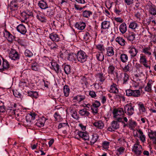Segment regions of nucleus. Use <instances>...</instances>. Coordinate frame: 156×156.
<instances>
[{
	"instance_id": "423d86ee",
	"label": "nucleus",
	"mask_w": 156,
	"mask_h": 156,
	"mask_svg": "<svg viewBox=\"0 0 156 156\" xmlns=\"http://www.w3.org/2000/svg\"><path fill=\"white\" fill-rule=\"evenodd\" d=\"M51 68L53 69L57 74L61 73L62 72L61 69L59 68V66L57 63L51 61Z\"/></svg>"
},
{
	"instance_id": "69168bd1",
	"label": "nucleus",
	"mask_w": 156,
	"mask_h": 156,
	"mask_svg": "<svg viewBox=\"0 0 156 156\" xmlns=\"http://www.w3.org/2000/svg\"><path fill=\"white\" fill-rule=\"evenodd\" d=\"M91 109L94 114L98 113V108L91 107Z\"/></svg>"
},
{
	"instance_id": "37998d69",
	"label": "nucleus",
	"mask_w": 156,
	"mask_h": 156,
	"mask_svg": "<svg viewBox=\"0 0 156 156\" xmlns=\"http://www.w3.org/2000/svg\"><path fill=\"white\" fill-rule=\"evenodd\" d=\"M138 105L140 110L142 112H146V110L143 104L140 102Z\"/></svg>"
},
{
	"instance_id": "1a4fd4ad",
	"label": "nucleus",
	"mask_w": 156,
	"mask_h": 156,
	"mask_svg": "<svg viewBox=\"0 0 156 156\" xmlns=\"http://www.w3.org/2000/svg\"><path fill=\"white\" fill-rule=\"evenodd\" d=\"M4 36L9 42H12L14 39V37L9 31L5 30L3 32Z\"/></svg>"
},
{
	"instance_id": "864d4df0",
	"label": "nucleus",
	"mask_w": 156,
	"mask_h": 156,
	"mask_svg": "<svg viewBox=\"0 0 156 156\" xmlns=\"http://www.w3.org/2000/svg\"><path fill=\"white\" fill-rule=\"evenodd\" d=\"M38 65L36 63L32 64L31 66L32 69L34 71H37L38 69Z\"/></svg>"
},
{
	"instance_id": "ddd939ff",
	"label": "nucleus",
	"mask_w": 156,
	"mask_h": 156,
	"mask_svg": "<svg viewBox=\"0 0 156 156\" xmlns=\"http://www.w3.org/2000/svg\"><path fill=\"white\" fill-rule=\"evenodd\" d=\"M46 120L45 118L44 117L39 119L37 121L35 125L39 127H43L44 126V123Z\"/></svg>"
},
{
	"instance_id": "39448f33",
	"label": "nucleus",
	"mask_w": 156,
	"mask_h": 156,
	"mask_svg": "<svg viewBox=\"0 0 156 156\" xmlns=\"http://www.w3.org/2000/svg\"><path fill=\"white\" fill-rule=\"evenodd\" d=\"M9 57L12 60H17L19 59L20 55L15 49H12L9 54Z\"/></svg>"
},
{
	"instance_id": "473e14b6",
	"label": "nucleus",
	"mask_w": 156,
	"mask_h": 156,
	"mask_svg": "<svg viewBox=\"0 0 156 156\" xmlns=\"http://www.w3.org/2000/svg\"><path fill=\"white\" fill-rule=\"evenodd\" d=\"M98 137V136L96 134L93 135L91 140L90 141L91 144H94L97 141Z\"/></svg>"
},
{
	"instance_id": "4be33fe9",
	"label": "nucleus",
	"mask_w": 156,
	"mask_h": 156,
	"mask_svg": "<svg viewBox=\"0 0 156 156\" xmlns=\"http://www.w3.org/2000/svg\"><path fill=\"white\" fill-rule=\"evenodd\" d=\"M121 68L124 72L130 71L132 70V65L131 64H128L124 67L122 66Z\"/></svg>"
},
{
	"instance_id": "4468645a",
	"label": "nucleus",
	"mask_w": 156,
	"mask_h": 156,
	"mask_svg": "<svg viewBox=\"0 0 156 156\" xmlns=\"http://www.w3.org/2000/svg\"><path fill=\"white\" fill-rule=\"evenodd\" d=\"M17 31L23 34H24L27 32L25 27L22 24H20L16 27Z\"/></svg>"
},
{
	"instance_id": "603ef678",
	"label": "nucleus",
	"mask_w": 156,
	"mask_h": 156,
	"mask_svg": "<svg viewBox=\"0 0 156 156\" xmlns=\"http://www.w3.org/2000/svg\"><path fill=\"white\" fill-rule=\"evenodd\" d=\"M137 24L135 22H132L129 25V27L132 29H135L137 27Z\"/></svg>"
},
{
	"instance_id": "dca6fc26",
	"label": "nucleus",
	"mask_w": 156,
	"mask_h": 156,
	"mask_svg": "<svg viewBox=\"0 0 156 156\" xmlns=\"http://www.w3.org/2000/svg\"><path fill=\"white\" fill-rule=\"evenodd\" d=\"M86 26L85 23L82 22H77L75 24V27L79 30L84 29Z\"/></svg>"
},
{
	"instance_id": "4d7b16f0",
	"label": "nucleus",
	"mask_w": 156,
	"mask_h": 156,
	"mask_svg": "<svg viewBox=\"0 0 156 156\" xmlns=\"http://www.w3.org/2000/svg\"><path fill=\"white\" fill-rule=\"evenodd\" d=\"M133 90L130 89H128L126 91V95L128 96H132Z\"/></svg>"
},
{
	"instance_id": "b1692460",
	"label": "nucleus",
	"mask_w": 156,
	"mask_h": 156,
	"mask_svg": "<svg viewBox=\"0 0 156 156\" xmlns=\"http://www.w3.org/2000/svg\"><path fill=\"white\" fill-rule=\"evenodd\" d=\"M149 11L151 14L153 15H155L156 14V8L155 6L154 5L149 6Z\"/></svg>"
},
{
	"instance_id": "20e7f679",
	"label": "nucleus",
	"mask_w": 156,
	"mask_h": 156,
	"mask_svg": "<svg viewBox=\"0 0 156 156\" xmlns=\"http://www.w3.org/2000/svg\"><path fill=\"white\" fill-rule=\"evenodd\" d=\"M2 68H0V72H3L5 70H8L9 68L11 69V66L8 62L5 59H3V62L2 66Z\"/></svg>"
},
{
	"instance_id": "9d476101",
	"label": "nucleus",
	"mask_w": 156,
	"mask_h": 156,
	"mask_svg": "<svg viewBox=\"0 0 156 156\" xmlns=\"http://www.w3.org/2000/svg\"><path fill=\"white\" fill-rule=\"evenodd\" d=\"M93 125L96 128L99 129H101L104 126V124L103 122L101 120H96L93 123Z\"/></svg>"
},
{
	"instance_id": "f704fd0d",
	"label": "nucleus",
	"mask_w": 156,
	"mask_h": 156,
	"mask_svg": "<svg viewBox=\"0 0 156 156\" xmlns=\"http://www.w3.org/2000/svg\"><path fill=\"white\" fill-rule=\"evenodd\" d=\"M110 26L109 22L105 21L101 23V28L103 29L108 28Z\"/></svg>"
},
{
	"instance_id": "c03bdc74",
	"label": "nucleus",
	"mask_w": 156,
	"mask_h": 156,
	"mask_svg": "<svg viewBox=\"0 0 156 156\" xmlns=\"http://www.w3.org/2000/svg\"><path fill=\"white\" fill-rule=\"evenodd\" d=\"M24 54L26 56L29 57H32L33 55L32 51L28 49L25 50L24 52Z\"/></svg>"
},
{
	"instance_id": "49530a36",
	"label": "nucleus",
	"mask_w": 156,
	"mask_h": 156,
	"mask_svg": "<svg viewBox=\"0 0 156 156\" xmlns=\"http://www.w3.org/2000/svg\"><path fill=\"white\" fill-rule=\"evenodd\" d=\"M64 70L66 74H68L71 72L70 67L69 65H66L64 67Z\"/></svg>"
},
{
	"instance_id": "052dcab7",
	"label": "nucleus",
	"mask_w": 156,
	"mask_h": 156,
	"mask_svg": "<svg viewBox=\"0 0 156 156\" xmlns=\"http://www.w3.org/2000/svg\"><path fill=\"white\" fill-rule=\"evenodd\" d=\"M68 124L67 123H60L58 126V129L61 128L62 127H64L66 126H68Z\"/></svg>"
},
{
	"instance_id": "e433bc0d",
	"label": "nucleus",
	"mask_w": 156,
	"mask_h": 156,
	"mask_svg": "<svg viewBox=\"0 0 156 156\" xmlns=\"http://www.w3.org/2000/svg\"><path fill=\"white\" fill-rule=\"evenodd\" d=\"M142 52L148 55H151V53L150 51V47H145L142 49Z\"/></svg>"
},
{
	"instance_id": "09e8293b",
	"label": "nucleus",
	"mask_w": 156,
	"mask_h": 156,
	"mask_svg": "<svg viewBox=\"0 0 156 156\" xmlns=\"http://www.w3.org/2000/svg\"><path fill=\"white\" fill-rule=\"evenodd\" d=\"M31 115H27L26 117L25 118L27 123V125H30L32 119H31Z\"/></svg>"
},
{
	"instance_id": "0e129e2a",
	"label": "nucleus",
	"mask_w": 156,
	"mask_h": 156,
	"mask_svg": "<svg viewBox=\"0 0 156 156\" xmlns=\"http://www.w3.org/2000/svg\"><path fill=\"white\" fill-rule=\"evenodd\" d=\"M18 43L22 46H25V42L22 39H19L18 41Z\"/></svg>"
},
{
	"instance_id": "a878e982",
	"label": "nucleus",
	"mask_w": 156,
	"mask_h": 156,
	"mask_svg": "<svg viewBox=\"0 0 156 156\" xmlns=\"http://www.w3.org/2000/svg\"><path fill=\"white\" fill-rule=\"evenodd\" d=\"M27 94L29 96L32 98H37L38 96V93L36 91H28Z\"/></svg>"
},
{
	"instance_id": "3c124183",
	"label": "nucleus",
	"mask_w": 156,
	"mask_h": 156,
	"mask_svg": "<svg viewBox=\"0 0 156 156\" xmlns=\"http://www.w3.org/2000/svg\"><path fill=\"white\" fill-rule=\"evenodd\" d=\"M110 143L109 142L105 141L102 144V147L105 149H108L109 147Z\"/></svg>"
},
{
	"instance_id": "c85d7f7f",
	"label": "nucleus",
	"mask_w": 156,
	"mask_h": 156,
	"mask_svg": "<svg viewBox=\"0 0 156 156\" xmlns=\"http://www.w3.org/2000/svg\"><path fill=\"white\" fill-rule=\"evenodd\" d=\"M79 113L81 115L84 116H88L90 114V113L86 109L80 110Z\"/></svg>"
},
{
	"instance_id": "c9c22d12",
	"label": "nucleus",
	"mask_w": 156,
	"mask_h": 156,
	"mask_svg": "<svg viewBox=\"0 0 156 156\" xmlns=\"http://www.w3.org/2000/svg\"><path fill=\"white\" fill-rule=\"evenodd\" d=\"M64 95L66 97L69 96V89L68 86L65 85L64 87Z\"/></svg>"
},
{
	"instance_id": "2eb2a0df",
	"label": "nucleus",
	"mask_w": 156,
	"mask_h": 156,
	"mask_svg": "<svg viewBox=\"0 0 156 156\" xmlns=\"http://www.w3.org/2000/svg\"><path fill=\"white\" fill-rule=\"evenodd\" d=\"M21 15L24 20H27V19H33L34 18L32 14L31 13L28 14L25 12H23L21 13Z\"/></svg>"
},
{
	"instance_id": "0eeeda50",
	"label": "nucleus",
	"mask_w": 156,
	"mask_h": 156,
	"mask_svg": "<svg viewBox=\"0 0 156 156\" xmlns=\"http://www.w3.org/2000/svg\"><path fill=\"white\" fill-rule=\"evenodd\" d=\"M113 113L114 117H116V116L124 115V112L123 109L122 108H118L113 110Z\"/></svg>"
},
{
	"instance_id": "a18cd8bd",
	"label": "nucleus",
	"mask_w": 156,
	"mask_h": 156,
	"mask_svg": "<svg viewBox=\"0 0 156 156\" xmlns=\"http://www.w3.org/2000/svg\"><path fill=\"white\" fill-rule=\"evenodd\" d=\"M85 99V96L82 95H77L74 97V99L76 100L78 102H80Z\"/></svg>"
},
{
	"instance_id": "7c9ffc66",
	"label": "nucleus",
	"mask_w": 156,
	"mask_h": 156,
	"mask_svg": "<svg viewBox=\"0 0 156 156\" xmlns=\"http://www.w3.org/2000/svg\"><path fill=\"white\" fill-rule=\"evenodd\" d=\"M121 60L122 62L125 63L127 62L128 59V57L126 54H122L120 56Z\"/></svg>"
},
{
	"instance_id": "5701e85b",
	"label": "nucleus",
	"mask_w": 156,
	"mask_h": 156,
	"mask_svg": "<svg viewBox=\"0 0 156 156\" xmlns=\"http://www.w3.org/2000/svg\"><path fill=\"white\" fill-rule=\"evenodd\" d=\"M135 34L133 32L129 33L126 35V37L130 41H133L135 37Z\"/></svg>"
},
{
	"instance_id": "f257e3e1",
	"label": "nucleus",
	"mask_w": 156,
	"mask_h": 156,
	"mask_svg": "<svg viewBox=\"0 0 156 156\" xmlns=\"http://www.w3.org/2000/svg\"><path fill=\"white\" fill-rule=\"evenodd\" d=\"M87 55L83 51H79L76 55V59L80 62H85L87 59Z\"/></svg>"
},
{
	"instance_id": "393cba45",
	"label": "nucleus",
	"mask_w": 156,
	"mask_h": 156,
	"mask_svg": "<svg viewBox=\"0 0 156 156\" xmlns=\"http://www.w3.org/2000/svg\"><path fill=\"white\" fill-rule=\"evenodd\" d=\"M115 69V67L113 64H110L108 68V73L110 74H113Z\"/></svg>"
},
{
	"instance_id": "680f3d73",
	"label": "nucleus",
	"mask_w": 156,
	"mask_h": 156,
	"mask_svg": "<svg viewBox=\"0 0 156 156\" xmlns=\"http://www.w3.org/2000/svg\"><path fill=\"white\" fill-rule=\"evenodd\" d=\"M90 37V34L87 32H86L84 35L83 38L85 41H88Z\"/></svg>"
},
{
	"instance_id": "58836bf2",
	"label": "nucleus",
	"mask_w": 156,
	"mask_h": 156,
	"mask_svg": "<svg viewBox=\"0 0 156 156\" xmlns=\"http://www.w3.org/2000/svg\"><path fill=\"white\" fill-rule=\"evenodd\" d=\"M148 136L150 139L156 138V131H154L151 130L148 132Z\"/></svg>"
},
{
	"instance_id": "de8ad7c7",
	"label": "nucleus",
	"mask_w": 156,
	"mask_h": 156,
	"mask_svg": "<svg viewBox=\"0 0 156 156\" xmlns=\"http://www.w3.org/2000/svg\"><path fill=\"white\" fill-rule=\"evenodd\" d=\"M140 92L139 90H133L132 96L137 97L140 96Z\"/></svg>"
},
{
	"instance_id": "338daca9",
	"label": "nucleus",
	"mask_w": 156,
	"mask_h": 156,
	"mask_svg": "<svg viewBox=\"0 0 156 156\" xmlns=\"http://www.w3.org/2000/svg\"><path fill=\"white\" fill-rule=\"evenodd\" d=\"M124 1L127 5H129L133 3V0H125Z\"/></svg>"
},
{
	"instance_id": "f8f14e48",
	"label": "nucleus",
	"mask_w": 156,
	"mask_h": 156,
	"mask_svg": "<svg viewBox=\"0 0 156 156\" xmlns=\"http://www.w3.org/2000/svg\"><path fill=\"white\" fill-rule=\"evenodd\" d=\"M129 52L130 54L131 57L132 58L136 56L138 51L134 46H132L130 48Z\"/></svg>"
},
{
	"instance_id": "6e6d98bb",
	"label": "nucleus",
	"mask_w": 156,
	"mask_h": 156,
	"mask_svg": "<svg viewBox=\"0 0 156 156\" xmlns=\"http://www.w3.org/2000/svg\"><path fill=\"white\" fill-rule=\"evenodd\" d=\"M100 105L101 104L100 102L96 101L93 104L92 106L91 107H92L98 108L100 106Z\"/></svg>"
},
{
	"instance_id": "774afa93",
	"label": "nucleus",
	"mask_w": 156,
	"mask_h": 156,
	"mask_svg": "<svg viewBox=\"0 0 156 156\" xmlns=\"http://www.w3.org/2000/svg\"><path fill=\"white\" fill-rule=\"evenodd\" d=\"M89 95L93 98L95 97L96 96L95 92L93 91H90L89 92Z\"/></svg>"
},
{
	"instance_id": "bb28decb",
	"label": "nucleus",
	"mask_w": 156,
	"mask_h": 156,
	"mask_svg": "<svg viewBox=\"0 0 156 156\" xmlns=\"http://www.w3.org/2000/svg\"><path fill=\"white\" fill-rule=\"evenodd\" d=\"M119 30L120 32L122 34L125 33L127 30V27L126 23H122L120 26Z\"/></svg>"
},
{
	"instance_id": "bf43d9fd",
	"label": "nucleus",
	"mask_w": 156,
	"mask_h": 156,
	"mask_svg": "<svg viewBox=\"0 0 156 156\" xmlns=\"http://www.w3.org/2000/svg\"><path fill=\"white\" fill-rule=\"evenodd\" d=\"M142 23L145 26H147L149 25L151 22L150 20H142Z\"/></svg>"
},
{
	"instance_id": "7ed1b4c3",
	"label": "nucleus",
	"mask_w": 156,
	"mask_h": 156,
	"mask_svg": "<svg viewBox=\"0 0 156 156\" xmlns=\"http://www.w3.org/2000/svg\"><path fill=\"white\" fill-rule=\"evenodd\" d=\"M142 146L139 144L138 142L137 141L134 144L132 150L137 155H139L141 152Z\"/></svg>"
},
{
	"instance_id": "9b49d317",
	"label": "nucleus",
	"mask_w": 156,
	"mask_h": 156,
	"mask_svg": "<svg viewBox=\"0 0 156 156\" xmlns=\"http://www.w3.org/2000/svg\"><path fill=\"white\" fill-rule=\"evenodd\" d=\"M77 134L79 137H81L85 140H89L88 134L86 132L78 131L77 132Z\"/></svg>"
},
{
	"instance_id": "2f4dec72",
	"label": "nucleus",
	"mask_w": 156,
	"mask_h": 156,
	"mask_svg": "<svg viewBox=\"0 0 156 156\" xmlns=\"http://www.w3.org/2000/svg\"><path fill=\"white\" fill-rule=\"evenodd\" d=\"M68 55V51L67 50H63L60 52V57L62 58H65L66 57H67Z\"/></svg>"
},
{
	"instance_id": "8fccbe9b",
	"label": "nucleus",
	"mask_w": 156,
	"mask_h": 156,
	"mask_svg": "<svg viewBox=\"0 0 156 156\" xmlns=\"http://www.w3.org/2000/svg\"><path fill=\"white\" fill-rule=\"evenodd\" d=\"M97 75L101 82H103L105 80V77L103 76L102 73H99Z\"/></svg>"
},
{
	"instance_id": "6e6552de",
	"label": "nucleus",
	"mask_w": 156,
	"mask_h": 156,
	"mask_svg": "<svg viewBox=\"0 0 156 156\" xmlns=\"http://www.w3.org/2000/svg\"><path fill=\"white\" fill-rule=\"evenodd\" d=\"M119 128V124L116 121H113L111 123V126L108 127V130L110 131L117 129Z\"/></svg>"
},
{
	"instance_id": "aec40b11",
	"label": "nucleus",
	"mask_w": 156,
	"mask_h": 156,
	"mask_svg": "<svg viewBox=\"0 0 156 156\" xmlns=\"http://www.w3.org/2000/svg\"><path fill=\"white\" fill-rule=\"evenodd\" d=\"M115 41L122 46H124L125 44V41L122 37H117L115 39Z\"/></svg>"
},
{
	"instance_id": "cd10ccee",
	"label": "nucleus",
	"mask_w": 156,
	"mask_h": 156,
	"mask_svg": "<svg viewBox=\"0 0 156 156\" xmlns=\"http://www.w3.org/2000/svg\"><path fill=\"white\" fill-rule=\"evenodd\" d=\"M70 112L72 113V116L73 118L75 119H77L79 118V115L77 113L76 110L73 108L70 110Z\"/></svg>"
},
{
	"instance_id": "13d9d810",
	"label": "nucleus",
	"mask_w": 156,
	"mask_h": 156,
	"mask_svg": "<svg viewBox=\"0 0 156 156\" xmlns=\"http://www.w3.org/2000/svg\"><path fill=\"white\" fill-rule=\"evenodd\" d=\"M145 90L146 91L149 92L151 90V85L149 83H147V86L145 88Z\"/></svg>"
},
{
	"instance_id": "72a5a7b5",
	"label": "nucleus",
	"mask_w": 156,
	"mask_h": 156,
	"mask_svg": "<svg viewBox=\"0 0 156 156\" xmlns=\"http://www.w3.org/2000/svg\"><path fill=\"white\" fill-rule=\"evenodd\" d=\"M96 57L98 60L100 61H103L104 59V55L102 52H98Z\"/></svg>"
},
{
	"instance_id": "f03ea898",
	"label": "nucleus",
	"mask_w": 156,
	"mask_h": 156,
	"mask_svg": "<svg viewBox=\"0 0 156 156\" xmlns=\"http://www.w3.org/2000/svg\"><path fill=\"white\" fill-rule=\"evenodd\" d=\"M125 113L129 116H131L134 113V108L133 106L129 104L125 105L124 107Z\"/></svg>"
},
{
	"instance_id": "412c9836",
	"label": "nucleus",
	"mask_w": 156,
	"mask_h": 156,
	"mask_svg": "<svg viewBox=\"0 0 156 156\" xmlns=\"http://www.w3.org/2000/svg\"><path fill=\"white\" fill-rule=\"evenodd\" d=\"M67 59L68 60L70 61H76L77 59L76 55L73 53H68Z\"/></svg>"
},
{
	"instance_id": "e2e57ef3",
	"label": "nucleus",
	"mask_w": 156,
	"mask_h": 156,
	"mask_svg": "<svg viewBox=\"0 0 156 156\" xmlns=\"http://www.w3.org/2000/svg\"><path fill=\"white\" fill-rule=\"evenodd\" d=\"M57 47L58 46L57 45L56 43L55 42H53V43H52V44H51V45L50 48L51 49H56Z\"/></svg>"
},
{
	"instance_id": "f3484780",
	"label": "nucleus",
	"mask_w": 156,
	"mask_h": 156,
	"mask_svg": "<svg viewBox=\"0 0 156 156\" xmlns=\"http://www.w3.org/2000/svg\"><path fill=\"white\" fill-rule=\"evenodd\" d=\"M109 92L115 94H117L118 93L119 90L117 85L113 83L112 85L111 86Z\"/></svg>"
},
{
	"instance_id": "4c0bfd02",
	"label": "nucleus",
	"mask_w": 156,
	"mask_h": 156,
	"mask_svg": "<svg viewBox=\"0 0 156 156\" xmlns=\"http://www.w3.org/2000/svg\"><path fill=\"white\" fill-rule=\"evenodd\" d=\"M92 14V12L90 11L85 10L83 12V17L86 18H88Z\"/></svg>"
},
{
	"instance_id": "6ab92c4d",
	"label": "nucleus",
	"mask_w": 156,
	"mask_h": 156,
	"mask_svg": "<svg viewBox=\"0 0 156 156\" xmlns=\"http://www.w3.org/2000/svg\"><path fill=\"white\" fill-rule=\"evenodd\" d=\"M38 5L41 9H45L48 8L46 2L44 0L39 1L38 3Z\"/></svg>"
},
{
	"instance_id": "c756f323",
	"label": "nucleus",
	"mask_w": 156,
	"mask_h": 156,
	"mask_svg": "<svg viewBox=\"0 0 156 156\" xmlns=\"http://www.w3.org/2000/svg\"><path fill=\"white\" fill-rule=\"evenodd\" d=\"M114 54L113 48L112 47H109L107 49V55L108 56H112Z\"/></svg>"
},
{
	"instance_id": "a19ab883",
	"label": "nucleus",
	"mask_w": 156,
	"mask_h": 156,
	"mask_svg": "<svg viewBox=\"0 0 156 156\" xmlns=\"http://www.w3.org/2000/svg\"><path fill=\"white\" fill-rule=\"evenodd\" d=\"M122 76H123L122 80H123V83H126L128 80H129V75L126 73L121 74Z\"/></svg>"
},
{
	"instance_id": "a211bd4d",
	"label": "nucleus",
	"mask_w": 156,
	"mask_h": 156,
	"mask_svg": "<svg viewBox=\"0 0 156 156\" xmlns=\"http://www.w3.org/2000/svg\"><path fill=\"white\" fill-rule=\"evenodd\" d=\"M49 37L53 41H58L60 40L58 35L54 33L50 34Z\"/></svg>"
},
{
	"instance_id": "79ce46f5",
	"label": "nucleus",
	"mask_w": 156,
	"mask_h": 156,
	"mask_svg": "<svg viewBox=\"0 0 156 156\" xmlns=\"http://www.w3.org/2000/svg\"><path fill=\"white\" fill-rule=\"evenodd\" d=\"M138 133L140 134V140L143 142H144L145 141V137L143 134V133L142 131L140 129L138 131Z\"/></svg>"
},
{
	"instance_id": "ea45409f",
	"label": "nucleus",
	"mask_w": 156,
	"mask_h": 156,
	"mask_svg": "<svg viewBox=\"0 0 156 156\" xmlns=\"http://www.w3.org/2000/svg\"><path fill=\"white\" fill-rule=\"evenodd\" d=\"M140 63H147V60L146 56L144 54H142L140 55Z\"/></svg>"
},
{
	"instance_id": "5fc2aeb1",
	"label": "nucleus",
	"mask_w": 156,
	"mask_h": 156,
	"mask_svg": "<svg viewBox=\"0 0 156 156\" xmlns=\"http://www.w3.org/2000/svg\"><path fill=\"white\" fill-rule=\"evenodd\" d=\"M96 48L98 50L101 51L102 52V51L105 50V48L104 46L101 44H99L97 45L96 46Z\"/></svg>"
}]
</instances>
